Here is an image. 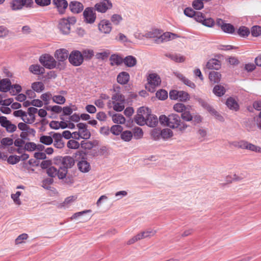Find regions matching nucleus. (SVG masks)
Here are the masks:
<instances>
[{"mask_svg": "<svg viewBox=\"0 0 261 261\" xmlns=\"http://www.w3.org/2000/svg\"><path fill=\"white\" fill-rule=\"evenodd\" d=\"M112 121L115 123L123 124L125 122V119L121 114H116L112 116Z\"/></svg>", "mask_w": 261, "mask_h": 261, "instance_id": "36", "label": "nucleus"}, {"mask_svg": "<svg viewBox=\"0 0 261 261\" xmlns=\"http://www.w3.org/2000/svg\"><path fill=\"white\" fill-rule=\"evenodd\" d=\"M159 34H160L159 31L158 30H153L152 31L146 33L144 36L147 38H154V40L157 38Z\"/></svg>", "mask_w": 261, "mask_h": 261, "instance_id": "60", "label": "nucleus"}, {"mask_svg": "<svg viewBox=\"0 0 261 261\" xmlns=\"http://www.w3.org/2000/svg\"><path fill=\"white\" fill-rule=\"evenodd\" d=\"M173 135V132L169 128H164L161 130V138L164 140L168 139Z\"/></svg>", "mask_w": 261, "mask_h": 261, "instance_id": "39", "label": "nucleus"}, {"mask_svg": "<svg viewBox=\"0 0 261 261\" xmlns=\"http://www.w3.org/2000/svg\"><path fill=\"white\" fill-rule=\"evenodd\" d=\"M76 22V19L74 16L63 18L58 20L57 28L60 32L63 35H68L71 30V26Z\"/></svg>", "mask_w": 261, "mask_h": 261, "instance_id": "1", "label": "nucleus"}, {"mask_svg": "<svg viewBox=\"0 0 261 261\" xmlns=\"http://www.w3.org/2000/svg\"><path fill=\"white\" fill-rule=\"evenodd\" d=\"M79 169L83 173H86L90 171V164L85 160H82L77 164Z\"/></svg>", "mask_w": 261, "mask_h": 261, "instance_id": "22", "label": "nucleus"}, {"mask_svg": "<svg viewBox=\"0 0 261 261\" xmlns=\"http://www.w3.org/2000/svg\"><path fill=\"white\" fill-rule=\"evenodd\" d=\"M129 79V75L126 72H122L120 73L117 77V82L122 85L126 84Z\"/></svg>", "mask_w": 261, "mask_h": 261, "instance_id": "24", "label": "nucleus"}, {"mask_svg": "<svg viewBox=\"0 0 261 261\" xmlns=\"http://www.w3.org/2000/svg\"><path fill=\"white\" fill-rule=\"evenodd\" d=\"M68 56V51L65 48L57 49L55 53V58L60 62L65 61Z\"/></svg>", "mask_w": 261, "mask_h": 261, "instance_id": "17", "label": "nucleus"}, {"mask_svg": "<svg viewBox=\"0 0 261 261\" xmlns=\"http://www.w3.org/2000/svg\"><path fill=\"white\" fill-rule=\"evenodd\" d=\"M9 6L11 10L14 11L22 10L19 0H12L9 3Z\"/></svg>", "mask_w": 261, "mask_h": 261, "instance_id": "35", "label": "nucleus"}, {"mask_svg": "<svg viewBox=\"0 0 261 261\" xmlns=\"http://www.w3.org/2000/svg\"><path fill=\"white\" fill-rule=\"evenodd\" d=\"M110 65L111 66H119L123 62V59L117 54H113L110 57Z\"/></svg>", "mask_w": 261, "mask_h": 261, "instance_id": "23", "label": "nucleus"}, {"mask_svg": "<svg viewBox=\"0 0 261 261\" xmlns=\"http://www.w3.org/2000/svg\"><path fill=\"white\" fill-rule=\"evenodd\" d=\"M32 88L34 91L37 92H40L44 90V86L42 82H35L32 84Z\"/></svg>", "mask_w": 261, "mask_h": 261, "instance_id": "44", "label": "nucleus"}, {"mask_svg": "<svg viewBox=\"0 0 261 261\" xmlns=\"http://www.w3.org/2000/svg\"><path fill=\"white\" fill-rule=\"evenodd\" d=\"M156 96L161 100H165L168 97V93L165 90H160L156 92Z\"/></svg>", "mask_w": 261, "mask_h": 261, "instance_id": "55", "label": "nucleus"}, {"mask_svg": "<svg viewBox=\"0 0 261 261\" xmlns=\"http://www.w3.org/2000/svg\"><path fill=\"white\" fill-rule=\"evenodd\" d=\"M21 87L20 85L17 84H15L13 85H10V87L8 91H10V93L12 95H16L17 93H19L21 91Z\"/></svg>", "mask_w": 261, "mask_h": 261, "instance_id": "46", "label": "nucleus"}, {"mask_svg": "<svg viewBox=\"0 0 261 261\" xmlns=\"http://www.w3.org/2000/svg\"><path fill=\"white\" fill-rule=\"evenodd\" d=\"M123 127L119 125H114L110 129L111 132L114 135L118 136L122 133Z\"/></svg>", "mask_w": 261, "mask_h": 261, "instance_id": "49", "label": "nucleus"}, {"mask_svg": "<svg viewBox=\"0 0 261 261\" xmlns=\"http://www.w3.org/2000/svg\"><path fill=\"white\" fill-rule=\"evenodd\" d=\"M67 173V169L65 167H61L59 169H57V176L60 179H63L66 177Z\"/></svg>", "mask_w": 261, "mask_h": 261, "instance_id": "51", "label": "nucleus"}, {"mask_svg": "<svg viewBox=\"0 0 261 261\" xmlns=\"http://www.w3.org/2000/svg\"><path fill=\"white\" fill-rule=\"evenodd\" d=\"M226 105L230 110L237 111L239 109L237 101L233 97H229L226 101Z\"/></svg>", "mask_w": 261, "mask_h": 261, "instance_id": "21", "label": "nucleus"}, {"mask_svg": "<svg viewBox=\"0 0 261 261\" xmlns=\"http://www.w3.org/2000/svg\"><path fill=\"white\" fill-rule=\"evenodd\" d=\"M112 103L113 105V109L116 111L121 112L124 109L125 100L120 102L117 101L116 102H113Z\"/></svg>", "mask_w": 261, "mask_h": 261, "instance_id": "48", "label": "nucleus"}, {"mask_svg": "<svg viewBox=\"0 0 261 261\" xmlns=\"http://www.w3.org/2000/svg\"><path fill=\"white\" fill-rule=\"evenodd\" d=\"M62 164L63 167H65L67 169L71 168L74 164V160L70 156H66L63 158Z\"/></svg>", "mask_w": 261, "mask_h": 261, "instance_id": "32", "label": "nucleus"}, {"mask_svg": "<svg viewBox=\"0 0 261 261\" xmlns=\"http://www.w3.org/2000/svg\"><path fill=\"white\" fill-rule=\"evenodd\" d=\"M169 118V115H168V116H166L165 115H162L158 118V122L159 121L163 125L168 126Z\"/></svg>", "mask_w": 261, "mask_h": 261, "instance_id": "57", "label": "nucleus"}, {"mask_svg": "<svg viewBox=\"0 0 261 261\" xmlns=\"http://www.w3.org/2000/svg\"><path fill=\"white\" fill-rule=\"evenodd\" d=\"M189 106H186L182 103H176L173 106V108L175 112L182 113Z\"/></svg>", "mask_w": 261, "mask_h": 261, "instance_id": "45", "label": "nucleus"}, {"mask_svg": "<svg viewBox=\"0 0 261 261\" xmlns=\"http://www.w3.org/2000/svg\"><path fill=\"white\" fill-rule=\"evenodd\" d=\"M53 96L50 92H48L43 93L41 96V98L45 102V105H48L49 103V100L52 99Z\"/></svg>", "mask_w": 261, "mask_h": 261, "instance_id": "58", "label": "nucleus"}, {"mask_svg": "<svg viewBox=\"0 0 261 261\" xmlns=\"http://www.w3.org/2000/svg\"><path fill=\"white\" fill-rule=\"evenodd\" d=\"M70 11L74 13H79L84 9V6L81 2L77 1H72L69 4Z\"/></svg>", "mask_w": 261, "mask_h": 261, "instance_id": "18", "label": "nucleus"}, {"mask_svg": "<svg viewBox=\"0 0 261 261\" xmlns=\"http://www.w3.org/2000/svg\"><path fill=\"white\" fill-rule=\"evenodd\" d=\"M35 120V115H32L30 113L24 112L23 121L25 123L32 124Z\"/></svg>", "mask_w": 261, "mask_h": 261, "instance_id": "40", "label": "nucleus"}, {"mask_svg": "<svg viewBox=\"0 0 261 261\" xmlns=\"http://www.w3.org/2000/svg\"><path fill=\"white\" fill-rule=\"evenodd\" d=\"M216 24L221 28V30L225 33L233 34L234 32V27L230 23H226L222 19L218 18L216 20Z\"/></svg>", "mask_w": 261, "mask_h": 261, "instance_id": "11", "label": "nucleus"}, {"mask_svg": "<svg viewBox=\"0 0 261 261\" xmlns=\"http://www.w3.org/2000/svg\"><path fill=\"white\" fill-rule=\"evenodd\" d=\"M80 143L73 139L69 140L67 143V147L70 149H76L80 147Z\"/></svg>", "mask_w": 261, "mask_h": 261, "instance_id": "52", "label": "nucleus"}, {"mask_svg": "<svg viewBox=\"0 0 261 261\" xmlns=\"http://www.w3.org/2000/svg\"><path fill=\"white\" fill-rule=\"evenodd\" d=\"M122 20V16L120 15L117 14H113L111 18V22L115 25H119Z\"/></svg>", "mask_w": 261, "mask_h": 261, "instance_id": "43", "label": "nucleus"}, {"mask_svg": "<svg viewBox=\"0 0 261 261\" xmlns=\"http://www.w3.org/2000/svg\"><path fill=\"white\" fill-rule=\"evenodd\" d=\"M213 93L217 96L221 97L225 93V89L221 85H216L213 89Z\"/></svg>", "mask_w": 261, "mask_h": 261, "instance_id": "34", "label": "nucleus"}, {"mask_svg": "<svg viewBox=\"0 0 261 261\" xmlns=\"http://www.w3.org/2000/svg\"><path fill=\"white\" fill-rule=\"evenodd\" d=\"M169 57L171 59V60L176 62L182 63L184 62L185 60V58L183 56H181L180 55H170Z\"/></svg>", "mask_w": 261, "mask_h": 261, "instance_id": "56", "label": "nucleus"}, {"mask_svg": "<svg viewBox=\"0 0 261 261\" xmlns=\"http://www.w3.org/2000/svg\"><path fill=\"white\" fill-rule=\"evenodd\" d=\"M150 135L154 140H159L161 139V129L158 128H153L150 132Z\"/></svg>", "mask_w": 261, "mask_h": 261, "instance_id": "37", "label": "nucleus"}, {"mask_svg": "<svg viewBox=\"0 0 261 261\" xmlns=\"http://www.w3.org/2000/svg\"><path fill=\"white\" fill-rule=\"evenodd\" d=\"M179 37L177 35L171 33L165 32L163 34H159L157 38L154 40V42L156 43H161L164 42H167L171 40Z\"/></svg>", "mask_w": 261, "mask_h": 261, "instance_id": "10", "label": "nucleus"}, {"mask_svg": "<svg viewBox=\"0 0 261 261\" xmlns=\"http://www.w3.org/2000/svg\"><path fill=\"white\" fill-rule=\"evenodd\" d=\"M11 84L10 80L8 79L2 80L0 81V91L4 92L8 91Z\"/></svg>", "mask_w": 261, "mask_h": 261, "instance_id": "28", "label": "nucleus"}, {"mask_svg": "<svg viewBox=\"0 0 261 261\" xmlns=\"http://www.w3.org/2000/svg\"><path fill=\"white\" fill-rule=\"evenodd\" d=\"M119 87L116 86L114 87V90L116 93L114 94L112 97V103L116 102L117 101H123L125 100L124 96L119 92Z\"/></svg>", "mask_w": 261, "mask_h": 261, "instance_id": "20", "label": "nucleus"}, {"mask_svg": "<svg viewBox=\"0 0 261 261\" xmlns=\"http://www.w3.org/2000/svg\"><path fill=\"white\" fill-rule=\"evenodd\" d=\"M147 84L146 89L151 92L155 91V89L159 86L161 83L160 76L155 73H149L147 77Z\"/></svg>", "mask_w": 261, "mask_h": 261, "instance_id": "2", "label": "nucleus"}, {"mask_svg": "<svg viewBox=\"0 0 261 261\" xmlns=\"http://www.w3.org/2000/svg\"><path fill=\"white\" fill-rule=\"evenodd\" d=\"M54 145L55 147L62 149L65 146V142L62 135L59 133H54L53 135Z\"/></svg>", "mask_w": 261, "mask_h": 261, "instance_id": "16", "label": "nucleus"}, {"mask_svg": "<svg viewBox=\"0 0 261 261\" xmlns=\"http://www.w3.org/2000/svg\"><path fill=\"white\" fill-rule=\"evenodd\" d=\"M206 108L207 110L211 113V115L214 116L216 119L220 121H223L224 118L223 116L219 114L216 110H215L213 107L210 106L205 105Z\"/></svg>", "mask_w": 261, "mask_h": 261, "instance_id": "26", "label": "nucleus"}, {"mask_svg": "<svg viewBox=\"0 0 261 261\" xmlns=\"http://www.w3.org/2000/svg\"><path fill=\"white\" fill-rule=\"evenodd\" d=\"M95 8L87 7L83 12V16L84 21L87 23L92 24L93 23L96 18Z\"/></svg>", "mask_w": 261, "mask_h": 261, "instance_id": "8", "label": "nucleus"}, {"mask_svg": "<svg viewBox=\"0 0 261 261\" xmlns=\"http://www.w3.org/2000/svg\"><path fill=\"white\" fill-rule=\"evenodd\" d=\"M261 34V27L255 25L251 28V34L254 37H257Z\"/></svg>", "mask_w": 261, "mask_h": 261, "instance_id": "64", "label": "nucleus"}, {"mask_svg": "<svg viewBox=\"0 0 261 261\" xmlns=\"http://www.w3.org/2000/svg\"><path fill=\"white\" fill-rule=\"evenodd\" d=\"M158 123V118L154 115L151 114V111L148 109V116L146 118V123L145 124L150 127H155Z\"/></svg>", "mask_w": 261, "mask_h": 261, "instance_id": "19", "label": "nucleus"}, {"mask_svg": "<svg viewBox=\"0 0 261 261\" xmlns=\"http://www.w3.org/2000/svg\"><path fill=\"white\" fill-rule=\"evenodd\" d=\"M21 194L20 192L17 191L15 194H12L11 195V198L13 200L14 202L18 205H20L21 204V201L19 199V196Z\"/></svg>", "mask_w": 261, "mask_h": 261, "instance_id": "59", "label": "nucleus"}, {"mask_svg": "<svg viewBox=\"0 0 261 261\" xmlns=\"http://www.w3.org/2000/svg\"><path fill=\"white\" fill-rule=\"evenodd\" d=\"M37 144L34 142H28L24 145V149L28 151H33L36 150Z\"/></svg>", "mask_w": 261, "mask_h": 261, "instance_id": "61", "label": "nucleus"}, {"mask_svg": "<svg viewBox=\"0 0 261 261\" xmlns=\"http://www.w3.org/2000/svg\"><path fill=\"white\" fill-rule=\"evenodd\" d=\"M238 34L241 37H247L250 34L249 30L246 27H241L238 30Z\"/></svg>", "mask_w": 261, "mask_h": 261, "instance_id": "53", "label": "nucleus"}, {"mask_svg": "<svg viewBox=\"0 0 261 261\" xmlns=\"http://www.w3.org/2000/svg\"><path fill=\"white\" fill-rule=\"evenodd\" d=\"M0 123L6 128L7 132L12 133L16 129V126L8 120L6 117L0 116Z\"/></svg>", "mask_w": 261, "mask_h": 261, "instance_id": "15", "label": "nucleus"}, {"mask_svg": "<svg viewBox=\"0 0 261 261\" xmlns=\"http://www.w3.org/2000/svg\"><path fill=\"white\" fill-rule=\"evenodd\" d=\"M176 76L182 82H183V83H184L186 85L188 86V87H189L192 89L195 88V87H196L195 84L193 82H192L191 81H190V80H189L188 79H187V77L184 76V75H182V74L177 73V74H176Z\"/></svg>", "mask_w": 261, "mask_h": 261, "instance_id": "25", "label": "nucleus"}, {"mask_svg": "<svg viewBox=\"0 0 261 261\" xmlns=\"http://www.w3.org/2000/svg\"><path fill=\"white\" fill-rule=\"evenodd\" d=\"M168 127L172 128H179L181 130H185L188 125L181 121L180 117L175 114L169 115Z\"/></svg>", "mask_w": 261, "mask_h": 261, "instance_id": "3", "label": "nucleus"}, {"mask_svg": "<svg viewBox=\"0 0 261 261\" xmlns=\"http://www.w3.org/2000/svg\"><path fill=\"white\" fill-rule=\"evenodd\" d=\"M22 9L23 7L30 8L33 4V0H19Z\"/></svg>", "mask_w": 261, "mask_h": 261, "instance_id": "62", "label": "nucleus"}, {"mask_svg": "<svg viewBox=\"0 0 261 261\" xmlns=\"http://www.w3.org/2000/svg\"><path fill=\"white\" fill-rule=\"evenodd\" d=\"M76 197L75 196H71L67 197L62 203V206L65 207H68L69 205L76 200Z\"/></svg>", "mask_w": 261, "mask_h": 261, "instance_id": "54", "label": "nucleus"}, {"mask_svg": "<svg viewBox=\"0 0 261 261\" xmlns=\"http://www.w3.org/2000/svg\"><path fill=\"white\" fill-rule=\"evenodd\" d=\"M206 67L210 69L218 70L220 68V62L217 59H212L207 63Z\"/></svg>", "mask_w": 261, "mask_h": 261, "instance_id": "27", "label": "nucleus"}, {"mask_svg": "<svg viewBox=\"0 0 261 261\" xmlns=\"http://www.w3.org/2000/svg\"><path fill=\"white\" fill-rule=\"evenodd\" d=\"M28 238V236L26 233H22L19 235L16 239H15V244L18 245L22 243L24 240H26Z\"/></svg>", "mask_w": 261, "mask_h": 261, "instance_id": "63", "label": "nucleus"}, {"mask_svg": "<svg viewBox=\"0 0 261 261\" xmlns=\"http://www.w3.org/2000/svg\"><path fill=\"white\" fill-rule=\"evenodd\" d=\"M221 78V74L217 71H211L209 73V79L211 82L214 83H218L220 81Z\"/></svg>", "mask_w": 261, "mask_h": 261, "instance_id": "30", "label": "nucleus"}, {"mask_svg": "<svg viewBox=\"0 0 261 261\" xmlns=\"http://www.w3.org/2000/svg\"><path fill=\"white\" fill-rule=\"evenodd\" d=\"M110 54L109 50H105L100 53H97L95 55L96 59L104 60L108 58Z\"/></svg>", "mask_w": 261, "mask_h": 261, "instance_id": "47", "label": "nucleus"}, {"mask_svg": "<svg viewBox=\"0 0 261 261\" xmlns=\"http://www.w3.org/2000/svg\"><path fill=\"white\" fill-rule=\"evenodd\" d=\"M98 28L100 33L109 34L112 29V24L108 20L102 19L98 23Z\"/></svg>", "mask_w": 261, "mask_h": 261, "instance_id": "12", "label": "nucleus"}, {"mask_svg": "<svg viewBox=\"0 0 261 261\" xmlns=\"http://www.w3.org/2000/svg\"><path fill=\"white\" fill-rule=\"evenodd\" d=\"M113 7L112 3L109 0H101L94 6L95 9L100 13H105Z\"/></svg>", "mask_w": 261, "mask_h": 261, "instance_id": "9", "label": "nucleus"}, {"mask_svg": "<svg viewBox=\"0 0 261 261\" xmlns=\"http://www.w3.org/2000/svg\"><path fill=\"white\" fill-rule=\"evenodd\" d=\"M53 4L61 14H63L68 6L66 0H53Z\"/></svg>", "mask_w": 261, "mask_h": 261, "instance_id": "14", "label": "nucleus"}, {"mask_svg": "<svg viewBox=\"0 0 261 261\" xmlns=\"http://www.w3.org/2000/svg\"><path fill=\"white\" fill-rule=\"evenodd\" d=\"M78 128V133L80 135L81 139H88L91 137V133L87 128V125L83 123H79L76 125Z\"/></svg>", "mask_w": 261, "mask_h": 261, "instance_id": "13", "label": "nucleus"}, {"mask_svg": "<svg viewBox=\"0 0 261 261\" xmlns=\"http://www.w3.org/2000/svg\"><path fill=\"white\" fill-rule=\"evenodd\" d=\"M39 61L45 68L53 69L56 66V61L54 58L49 55L45 54L40 57Z\"/></svg>", "mask_w": 261, "mask_h": 261, "instance_id": "7", "label": "nucleus"}, {"mask_svg": "<svg viewBox=\"0 0 261 261\" xmlns=\"http://www.w3.org/2000/svg\"><path fill=\"white\" fill-rule=\"evenodd\" d=\"M125 65L129 67L135 66L137 64L136 58L132 56H128L123 59Z\"/></svg>", "mask_w": 261, "mask_h": 261, "instance_id": "29", "label": "nucleus"}, {"mask_svg": "<svg viewBox=\"0 0 261 261\" xmlns=\"http://www.w3.org/2000/svg\"><path fill=\"white\" fill-rule=\"evenodd\" d=\"M133 138V134L129 130H125L121 133V138L124 141L129 142Z\"/></svg>", "mask_w": 261, "mask_h": 261, "instance_id": "42", "label": "nucleus"}, {"mask_svg": "<svg viewBox=\"0 0 261 261\" xmlns=\"http://www.w3.org/2000/svg\"><path fill=\"white\" fill-rule=\"evenodd\" d=\"M53 101L54 102L59 105H63L66 101V99L64 96L61 95H54L53 97Z\"/></svg>", "mask_w": 261, "mask_h": 261, "instance_id": "50", "label": "nucleus"}, {"mask_svg": "<svg viewBox=\"0 0 261 261\" xmlns=\"http://www.w3.org/2000/svg\"><path fill=\"white\" fill-rule=\"evenodd\" d=\"M40 142L46 145H49L53 143V136L43 135L40 137Z\"/></svg>", "mask_w": 261, "mask_h": 261, "instance_id": "41", "label": "nucleus"}, {"mask_svg": "<svg viewBox=\"0 0 261 261\" xmlns=\"http://www.w3.org/2000/svg\"><path fill=\"white\" fill-rule=\"evenodd\" d=\"M29 70L35 74H40L43 73L44 69L39 65H32L30 66Z\"/></svg>", "mask_w": 261, "mask_h": 261, "instance_id": "38", "label": "nucleus"}, {"mask_svg": "<svg viewBox=\"0 0 261 261\" xmlns=\"http://www.w3.org/2000/svg\"><path fill=\"white\" fill-rule=\"evenodd\" d=\"M244 149L249 150L255 152L261 153V147L247 141H245V143Z\"/></svg>", "mask_w": 261, "mask_h": 261, "instance_id": "33", "label": "nucleus"}, {"mask_svg": "<svg viewBox=\"0 0 261 261\" xmlns=\"http://www.w3.org/2000/svg\"><path fill=\"white\" fill-rule=\"evenodd\" d=\"M148 116V108L140 107L134 118L135 122L139 125H144L146 123V118Z\"/></svg>", "mask_w": 261, "mask_h": 261, "instance_id": "4", "label": "nucleus"}, {"mask_svg": "<svg viewBox=\"0 0 261 261\" xmlns=\"http://www.w3.org/2000/svg\"><path fill=\"white\" fill-rule=\"evenodd\" d=\"M68 60L72 65L78 66L82 64L84 58L82 54L80 51L73 50L70 54Z\"/></svg>", "mask_w": 261, "mask_h": 261, "instance_id": "6", "label": "nucleus"}, {"mask_svg": "<svg viewBox=\"0 0 261 261\" xmlns=\"http://www.w3.org/2000/svg\"><path fill=\"white\" fill-rule=\"evenodd\" d=\"M169 97L173 100H179L181 101H186L190 99L189 94L184 91L173 90L169 92Z\"/></svg>", "mask_w": 261, "mask_h": 261, "instance_id": "5", "label": "nucleus"}, {"mask_svg": "<svg viewBox=\"0 0 261 261\" xmlns=\"http://www.w3.org/2000/svg\"><path fill=\"white\" fill-rule=\"evenodd\" d=\"M191 107L189 106L185 111L181 114V118L186 121H191L193 120V115L190 113Z\"/></svg>", "mask_w": 261, "mask_h": 261, "instance_id": "31", "label": "nucleus"}]
</instances>
